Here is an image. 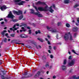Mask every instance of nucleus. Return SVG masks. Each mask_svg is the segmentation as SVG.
Returning <instances> with one entry per match:
<instances>
[{
	"instance_id": "1",
	"label": "nucleus",
	"mask_w": 79,
	"mask_h": 79,
	"mask_svg": "<svg viewBox=\"0 0 79 79\" xmlns=\"http://www.w3.org/2000/svg\"><path fill=\"white\" fill-rule=\"evenodd\" d=\"M34 8L36 10V11L38 12H35L34 10L32 9H30V11H31V13L32 14H34L35 15H37L38 17L42 18V15L41 14H40V12H39L38 10L39 11H47L48 10V6H47L45 8H44L43 7H40L37 8L36 6H34Z\"/></svg>"
},
{
	"instance_id": "2",
	"label": "nucleus",
	"mask_w": 79,
	"mask_h": 79,
	"mask_svg": "<svg viewBox=\"0 0 79 79\" xmlns=\"http://www.w3.org/2000/svg\"><path fill=\"white\" fill-rule=\"evenodd\" d=\"M64 37L65 40H67L68 39H69L70 40H73V37L72 35L70 34V32L65 33Z\"/></svg>"
},
{
	"instance_id": "3",
	"label": "nucleus",
	"mask_w": 79,
	"mask_h": 79,
	"mask_svg": "<svg viewBox=\"0 0 79 79\" xmlns=\"http://www.w3.org/2000/svg\"><path fill=\"white\" fill-rule=\"evenodd\" d=\"M47 28L48 31H51L52 33H56V32H58V31H56V30L54 29L53 27H49L47 26Z\"/></svg>"
},
{
	"instance_id": "4",
	"label": "nucleus",
	"mask_w": 79,
	"mask_h": 79,
	"mask_svg": "<svg viewBox=\"0 0 79 79\" xmlns=\"http://www.w3.org/2000/svg\"><path fill=\"white\" fill-rule=\"evenodd\" d=\"M75 63V60L74 59H73L70 60H69L68 63V65L70 66H73L74 64Z\"/></svg>"
},
{
	"instance_id": "5",
	"label": "nucleus",
	"mask_w": 79,
	"mask_h": 79,
	"mask_svg": "<svg viewBox=\"0 0 79 79\" xmlns=\"http://www.w3.org/2000/svg\"><path fill=\"white\" fill-rule=\"evenodd\" d=\"M13 12L14 14H16L17 15H22L23 14V11L21 10H19L18 12L14 11Z\"/></svg>"
},
{
	"instance_id": "6",
	"label": "nucleus",
	"mask_w": 79,
	"mask_h": 79,
	"mask_svg": "<svg viewBox=\"0 0 79 79\" xmlns=\"http://www.w3.org/2000/svg\"><path fill=\"white\" fill-rule=\"evenodd\" d=\"M53 7L55 9V5H52V6H51L49 8V11L51 12V13H53V11H54V10H53V9H52V8Z\"/></svg>"
},
{
	"instance_id": "7",
	"label": "nucleus",
	"mask_w": 79,
	"mask_h": 79,
	"mask_svg": "<svg viewBox=\"0 0 79 79\" xmlns=\"http://www.w3.org/2000/svg\"><path fill=\"white\" fill-rule=\"evenodd\" d=\"M8 18H14V15H13L11 11H10L9 14L8 15Z\"/></svg>"
},
{
	"instance_id": "8",
	"label": "nucleus",
	"mask_w": 79,
	"mask_h": 79,
	"mask_svg": "<svg viewBox=\"0 0 79 79\" xmlns=\"http://www.w3.org/2000/svg\"><path fill=\"white\" fill-rule=\"evenodd\" d=\"M40 71H38L35 75L34 77L35 78H37V77H38L40 76Z\"/></svg>"
},
{
	"instance_id": "9",
	"label": "nucleus",
	"mask_w": 79,
	"mask_h": 79,
	"mask_svg": "<svg viewBox=\"0 0 79 79\" xmlns=\"http://www.w3.org/2000/svg\"><path fill=\"white\" fill-rule=\"evenodd\" d=\"M36 5H46V4L44 2H42L40 1L36 3Z\"/></svg>"
},
{
	"instance_id": "10",
	"label": "nucleus",
	"mask_w": 79,
	"mask_h": 79,
	"mask_svg": "<svg viewBox=\"0 0 79 79\" xmlns=\"http://www.w3.org/2000/svg\"><path fill=\"white\" fill-rule=\"evenodd\" d=\"M42 60H43V61L44 63L45 62V61L47 60V57L45 56H44L42 57Z\"/></svg>"
},
{
	"instance_id": "11",
	"label": "nucleus",
	"mask_w": 79,
	"mask_h": 79,
	"mask_svg": "<svg viewBox=\"0 0 79 79\" xmlns=\"http://www.w3.org/2000/svg\"><path fill=\"white\" fill-rule=\"evenodd\" d=\"M61 68L63 71H65V70H66V66L62 65L61 66Z\"/></svg>"
},
{
	"instance_id": "12",
	"label": "nucleus",
	"mask_w": 79,
	"mask_h": 79,
	"mask_svg": "<svg viewBox=\"0 0 79 79\" xmlns=\"http://www.w3.org/2000/svg\"><path fill=\"white\" fill-rule=\"evenodd\" d=\"M26 3V2L25 1H21V2H19L18 3H17V5H24Z\"/></svg>"
},
{
	"instance_id": "13",
	"label": "nucleus",
	"mask_w": 79,
	"mask_h": 79,
	"mask_svg": "<svg viewBox=\"0 0 79 79\" xmlns=\"http://www.w3.org/2000/svg\"><path fill=\"white\" fill-rule=\"evenodd\" d=\"M0 9L1 11H4L5 10H6V7L5 6H3L1 7Z\"/></svg>"
},
{
	"instance_id": "14",
	"label": "nucleus",
	"mask_w": 79,
	"mask_h": 79,
	"mask_svg": "<svg viewBox=\"0 0 79 79\" xmlns=\"http://www.w3.org/2000/svg\"><path fill=\"white\" fill-rule=\"evenodd\" d=\"M78 29V28H77V27H74L73 28V32H76V31H77Z\"/></svg>"
},
{
	"instance_id": "15",
	"label": "nucleus",
	"mask_w": 79,
	"mask_h": 79,
	"mask_svg": "<svg viewBox=\"0 0 79 79\" xmlns=\"http://www.w3.org/2000/svg\"><path fill=\"white\" fill-rule=\"evenodd\" d=\"M19 29V27H17V28H15L14 29H13V28H10V29L11 31H13L14 32H15V31H16V30H17V29Z\"/></svg>"
},
{
	"instance_id": "16",
	"label": "nucleus",
	"mask_w": 79,
	"mask_h": 79,
	"mask_svg": "<svg viewBox=\"0 0 79 79\" xmlns=\"http://www.w3.org/2000/svg\"><path fill=\"white\" fill-rule=\"evenodd\" d=\"M45 67L46 68H49L50 65H49V62H46V64L45 65Z\"/></svg>"
},
{
	"instance_id": "17",
	"label": "nucleus",
	"mask_w": 79,
	"mask_h": 79,
	"mask_svg": "<svg viewBox=\"0 0 79 79\" xmlns=\"http://www.w3.org/2000/svg\"><path fill=\"white\" fill-rule=\"evenodd\" d=\"M64 3L67 4L69 3V0H64Z\"/></svg>"
},
{
	"instance_id": "18",
	"label": "nucleus",
	"mask_w": 79,
	"mask_h": 79,
	"mask_svg": "<svg viewBox=\"0 0 79 79\" xmlns=\"http://www.w3.org/2000/svg\"><path fill=\"white\" fill-rule=\"evenodd\" d=\"M76 26H79V18L77 19V22L76 23Z\"/></svg>"
},
{
	"instance_id": "19",
	"label": "nucleus",
	"mask_w": 79,
	"mask_h": 79,
	"mask_svg": "<svg viewBox=\"0 0 79 79\" xmlns=\"http://www.w3.org/2000/svg\"><path fill=\"white\" fill-rule=\"evenodd\" d=\"M37 40H40V42H44V40H43L42 38H38Z\"/></svg>"
},
{
	"instance_id": "20",
	"label": "nucleus",
	"mask_w": 79,
	"mask_h": 79,
	"mask_svg": "<svg viewBox=\"0 0 79 79\" xmlns=\"http://www.w3.org/2000/svg\"><path fill=\"white\" fill-rule=\"evenodd\" d=\"M19 26V24H15L13 27V29H14L16 27V26Z\"/></svg>"
},
{
	"instance_id": "21",
	"label": "nucleus",
	"mask_w": 79,
	"mask_h": 79,
	"mask_svg": "<svg viewBox=\"0 0 79 79\" xmlns=\"http://www.w3.org/2000/svg\"><path fill=\"white\" fill-rule=\"evenodd\" d=\"M21 0H14V1L15 3H16L17 2H19Z\"/></svg>"
},
{
	"instance_id": "22",
	"label": "nucleus",
	"mask_w": 79,
	"mask_h": 79,
	"mask_svg": "<svg viewBox=\"0 0 79 79\" xmlns=\"http://www.w3.org/2000/svg\"><path fill=\"white\" fill-rule=\"evenodd\" d=\"M45 39L46 40V41H47L48 45H50V44H51L50 43V41H49L47 39L45 38Z\"/></svg>"
},
{
	"instance_id": "23",
	"label": "nucleus",
	"mask_w": 79,
	"mask_h": 79,
	"mask_svg": "<svg viewBox=\"0 0 79 79\" xmlns=\"http://www.w3.org/2000/svg\"><path fill=\"white\" fill-rule=\"evenodd\" d=\"M24 17V16H23V15H22L20 16L19 17V19L20 20H21V19H22L23 17Z\"/></svg>"
},
{
	"instance_id": "24",
	"label": "nucleus",
	"mask_w": 79,
	"mask_h": 79,
	"mask_svg": "<svg viewBox=\"0 0 79 79\" xmlns=\"http://www.w3.org/2000/svg\"><path fill=\"white\" fill-rule=\"evenodd\" d=\"M35 34H37L38 33L39 34H40V30H39L38 31H35Z\"/></svg>"
},
{
	"instance_id": "25",
	"label": "nucleus",
	"mask_w": 79,
	"mask_h": 79,
	"mask_svg": "<svg viewBox=\"0 0 79 79\" xmlns=\"http://www.w3.org/2000/svg\"><path fill=\"white\" fill-rule=\"evenodd\" d=\"M66 26L67 27H70V25H69V23L66 24Z\"/></svg>"
},
{
	"instance_id": "26",
	"label": "nucleus",
	"mask_w": 79,
	"mask_h": 79,
	"mask_svg": "<svg viewBox=\"0 0 79 79\" xmlns=\"http://www.w3.org/2000/svg\"><path fill=\"white\" fill-rule=\"evenodd\" d=\"M67 61V60H66V59H65L64 60V64H66V63Z\"/></svg>"
},
{
	"instance_id": "27",
	"label": "nucleus",
	"mask_w": 79,
	"mask_h": 79,
	"mask_svg": "<svg viewBox=\"0 0 79 79\" xmlns=\"http://www.w3.org/2000/svg\"><path fill=\"white\" fill-rule=\"evenodd\" d=\"M21 37V38H24V34H22V35H20Z\"/></svg>"
},
{
	"instance_id": "28",
	"label": "nucleus",
	"mask_w": 79,
	"mask_h": 79,
	"mask_svg": "<svg viewBox=\"0 0 79 79\" xmlns=\"http://www.w3.org/2000/svg\"><path fill=\"white\" fill-rule=\"evenodd\" d=\"M15 34H12L10 35V36L12 37H15Z\"/></svg>"
},
{
	"instance_id": "29",
	"label": "nucleus",
	"mask_w": 79,
	"mask_h": 79,
	"mask_svg": "<svg viewBox=\"0 0 79 79\" xmlns=\"http://www.w3.org/2000/svg\"><path fill=\"white\" fill-rule=\"evenodd\" d=\"M72 52L73 53H75V54H76V55H77V53H76V52H75V51L74 50H72Z\"/></svg>"
},
{
	"instance_id": "30",
	"label": "nucleus",
	"mask_w": 79,
	"mask_h": 79,
	"mask_svg": "<svg viewBox=\"0 0 79 79\" xmlns=\"http://www.w3.org/2000/svg\"><path fill=\"white\" fill-rule=\"evenodd\" d=\"M1 72H2V73H3V74H5L6 73V71H1Z\"/></svg>"
},
{
	"instance_id": "31",
	"label": "nucleus",
	"mask_w": 79,
	"mask_h": 79,
	"mask_svg": "<svg viewBox=\"0 0 79 79\" xmlns=\"http://www.w3.org/2000/svg\"><path fill=\"white\" fill-rule=\"evenodd\" d=\"M22 29H23V32H25V31H26V30L24 29V27H22Z\"/></svg>"
},
{
	"instance_id": "32",
	"label": "nucleus",
	"mask_w": 79,
	"mask_h": 79,
	"mask_svg": "<svg viewBox=\"0 0 79 79\" xmlns=\"http://www.w3.org/2000/svg\"><path fill=\"white\" fill-rule=\"evenodd\" d=\"M23 26H24L25 27H26L27 26V25L26 24H23V25H20V27H22Z\"/></svg>"
},
{
	"instance_id": "33",
	"label": "nucleus",
	"mask_w": 79,
	"mask_h": 79,
	"mask_svg": "<svg viewBox=\"0 0 79 79\" xmlns=\"http://www.w3.org/2000/svg\"><path fill=\"white\" fill-rule=\"evenodd\" d=\"M4 42H7V39L6 38H5L4 39Z\"/></svg>"
},
{
	"instance_id": "34",
	"label": "nucleus",
	"mask_w": 79,
	"mask_h": 79,
	"mask_svg": "<svg viewBox=\"0 0 79 79\" xmlns=\"http://www.w3.org/2000/svg\"><path fill=\"white\" fill-rule=\"evenodd\" d=\"M11 21H13L14 23H15V22H17V21H18V20L17 19H15V20H12Z\"/></svg>"
},
{
	"instance_id": "35",
	"label": "nucleus",
	"mask_w": 79,
	"mask_h": 79,
	"mask_svg": "<svg viewBox=\"0 0 79 79\" xmlns=\"http://www.w3.org/2000/svg\"><path fill=\"white\" fill-rule=\"evenodd\" d=\"M1 78H2V79H5V77H4V76H3V75H2L1 76Z\"/></svg>"
},
{
	"instance_id": "36",
	"label": "nucleus",
	"mask_w": 79,
	"mask_h": 79,
	"mask_svg": "<svg viewBox=\"0 0 79 79\" xmlns=\"http://www.w3.org/2000/svg\"><path fill=\"white\" fill-rule=\"evenodd\" d=\"M54 57V56H53V55H50V58H52H52H53Z\"/></svg>"
},
{
	"instance_id": "37",
	"label": "nucleus",
	"mask_w": 79,
	"mask_h": 79,
	"mask_svg": "<svg viewBox=\"0 0 79 79\" xmlns=\"http://www.w3.org/2000/svg\"><path fill=\"white\" fill-rule=\"evenodd\" d=\"M79 5L78 4H76L74 6V8H76L77 6H78Z\"/></svg>"
},
{
	"instance_id": "38",
	"label": "nucleus",
	"mask_w": 79,
	"mask_h": 79,
	"mask_svg": "<svg viewBox=\"0 0 79 79\" xmlns=\"http://www.w3.org/2000/svg\"><path fill=\"white\" fill-rule=\"evenodd\" d=\"M69 60H71V59H72V56H69Z\"/></svg>"
},
{
	"instance_id": "39",
	"label": "nucleus",
	"mask_w": 79,
	"mask_h": 79,
	"mask_svg": "<svg viewBox=\"0 0 79 79\" xmlns=\"http://www.w3.org/2000/svg\"><path fill=\"white\" fill-rule=\"evenodd\" d=\"M4 31H3V32H2V33H1V34H2V36H3V37H4V34H5V33H4Z\"/></svg>"
},
{
	"instance_id": "40",
	"label": "nucleus",
	"mask_w": 79,
	"mask_h": 79,
	"mask_svg": "<svg viewBox=\"0 0 79 79\" xmlns=\"http://www.w3.org/2000/svg\"><path fill=\"white\" fill-rule=\"evenodd\" d=\"M28 31H29V34H31V30H28Z\"/></svg>"
},
{
	"instance_id": "41",
	"label": "nucleus",
	"mask_w": 79,
	"mask_h": 79,
	"mask_svg": "<svg viewBox=\"0 0 79 79\" xmlns=\"http://www.w3.org/2000/svg\"><path fill=\"white\" fill-rule=\"evenodd\" d=\"M61 24V23L60 22L58 23L57 24L58 26H60Z\"/></svg>"
},
{
	"instance_id": "42",
	"label": "nucleus",
	"mask_w": 79,
	"mask_h": 79,
	"mask_svg": "<svg viewBox=\"0 0 79 79\" xmlns=\"http://www.w3.org/2000/svg\"><path fill=\"white\" fill-rule=\"evenodd\" d=\"M27 37V35L25 34H24V38H26Z\"/></svg>"
},
{
	"instance_id": "43",
	"label": "nucleus",
	"mask_w": 79,
	"mask_h": 79,
	"mask_svg": "<svg viewBox=\"0 0 79 79\" xmlns=\"http://www.w3.org/2000/svg\"><path fill=\"white\" fill-rule=\"evenodd\" d=\"M49 48L50 50H52V47H51V46H49Z\"/></svg>"
},
{
	"instance_id": "44",
	"label": "nucleus",
	"mask_w": 79,
	"mask_h": 79,
	"mask_svg": "<svg viewBox=\"0 0 79 79\" xmlns=\"http://www.w3.org/2000/svg\"><path fill=\"white\" fill-rule=\"evenodd\" d=\"M76 35H77V34L76 33H74V37H76Z\"/></svg>"
},
{
	"instance_id": "45",
	"label": "nucleus",
	"mask_w": 79,
	"mask_h": 79,
	"mask_svg": "<svg viewBox=\"0 0 79 79\" xmlns=\"http://www.w3.org/2000/svg\"><path fill=\"white\" fill-rule=\"evenodd\" d=\"M56 77L55 76H53V79H55L56 78Z\"/></svg>"
},
{
	"instance_id": "46",
	"label": "nucleus",
	"mask_w": 79,
	"mask_h": 79,
	"mask_svg": "<svg viewBox=\"0 0 79 79\" xmlns=\"http://www.w3.org/2000/svg\"><path fill=\"white\" fill-rule=\"evenodd\" d=\"M27 29H31V27H27Z\"/></svg>"
},
{
	"instance_id": "47",
	"label": "nucleus",
	"mask_w": 79,
	"mask_h": 79,
	"mask_svg": "<svg viewBox=\"0 0 79 79\" xmlns=\"http://www.w3.org/2000/svg\"><path fill=\"white\" fill-rule=\"evenodd\" d=\"M24 75H27V72H26L25 73V74H24Z\"/></svg>"
},
{
	"instance_id": "48",
	"label": "nucleus",
	"mask_w": 79,
	"mask_h": 79,
	"mask_svg": "<svg viewBox=\"0 0 79 79\" xmlns=\"http://www.w3.org/2000/svg\"><path fill=\"white\" fill-rule=\"evenodd\" d=\"M56 47H53V49H54V50H56Z\"/></svg>"
},
{
	"instance_id": "49",
	"label": "nucleus",
	"mask_w": 79,
	"mask_h": 79,
	"mask_svg": "<svg viewBox=\"0 0 79 79\" xmlns=\"http://www.w3.org/2000/svg\"><path fill=\"white\" fill-rule=\"evenodd\" d=\"M26 12H27V10H25L24 12V14H26Z\"/></svg>"
},
{
	"instance_id": "50",
	"label": "nucleus",
	"mask_w": 79,
	"mask_h": 79,
	"mask_svg": "<svg viewBox=\"0 0 79 79\" xmlns=\"http://www.w3.org/2000/svg\"><path fill=\"white\" fill-rule=\"evenodd\" d=\"M48 37L49 38V39H50V36L49 35H48Z\"/></svg>"
},
{
	"instance_id": "51",
	"label": "nucleus",
	"mask_w": 79,
	"mask_h": 79,
	"mask_svg": "<svg viewBox=\"0 0 79 79\" xmlns=\"http://www.w3.org/2000/svg\"><path fill=\"white\" fill-rule=\"evenodd\" d=\"M48 52H49V53H51V51L50 50H48Z\"/></svg>"
},
{
	"instance_id": "52",
	"label": "nucleus",
	"mask_w": 79,
	"mask_h": 79,
	"mask_svg": "<svg viewBox=\"0 0 79 79\" xmlns=\"http://www.w3.org/2000/svg\"><path fill=\"white\" fill-rule=\"evenodd\" d=\"M16 44H21V43H16Z\"/></svg>"
},
{
	"instance_id": "53",
	"label": "nucleus",
	"mask_w": 79,
	"mask_h": 79,
	"mask_svg": "<svg viewBox=\"0 0 79 79\" xmlns=\"http://www.w3.org/2000/svg\"><path fill=\"white\" fill-rule=\"evenodd\" d=\"M52 66H51L49 67V69H52Z\"/></svg>"
},
{
	"instance_id": "54",
	"label": "nucleus",
	"mask_w": 79,
	"mask_h": 79,
	"mask_svg": "<svg viewBox=\"0 0 79 79\" xmlns=\"http://www.w3.org/2000/svg\"><path fill=\"white\" fill-rule=\"evenodd\" d=\"M4 24V22H2L1 23V24Z\"/></svg>"
},
{
	"instance_id": "55",
	"label": "nucleus",
	"mask_w": 79,
	"mask_h": 79,
	"mask_svg": "<svg viewBox=\"0 0 79 79\" xmlns=\"http://www.w3.org/2000/svg\"><path fill=\"white\" fill-rule=\"evenodd\" d=\"M28 47L29 48H31V47L30 46H28Z\"/></svg>"
},
{
	"instance_id": "56",
	"label": "nucleus",
	"mask_w": 79,
	"mask_h": 79,
	"mask_svg": "<svg viewBox=\"0 0 79 79\" xmlns=\"http://www.w3.org/2000/svg\"><path fill=\"white\" fill-rule=\"evenodd\" d=\"M10 40H11L10 39H8V42H10Z\"/></svg>"
},
{
	"instance_id": "57",
	"label": "nucleus",
	"mask_w": 79,
	"mask_h": 79,
	"mask_svg": "<svg viewBox=\"0 0 79 79\" xmlns=\"http://www.w3.org/2000/svg\"><path fill=\"white\" fill-rule=\"evenodd\" d=\"M3 32H6L7 31H6V30H4Z\"/></svg>"
},
{
	"instance_id": "58",
	"label": "nucleus",
	"mask_w": 79,
	"mask_h": 79,
	"mask_svg": "<svg viewBox=\"0 0 79 79\" xmlns=\"http://www.w3.org/2000/svg\"><path fill=\"white\" fill-rule=\"evenodd\" d=\"M7 35H8V33H6V36H7Z\"/></svg>"
},
{
	"instance_id": "59",
	"label": "nucleus",
	"mask_w": 79,
	"mask_h": 79,
	"mask_svg": "<svg viewBox=\"0 0 79 79\" xmlns=\"http://www.w3.org/2000/svg\"><path fill=\"white\" fill-rule=\"evenodd\" d=\"M23 30H20V32H23Z\"/></svg>"
},
{
	"instance_id": "60",
	"label": "nucleus",
	"mask_w": 79,
	"mask_h": 79,
	"mask_svg": "<svg viewBox=\"0 0 79 79\" xmlns=\"http://www.w3.org/2000/svg\"><path fill=\"white\" fill-rule=\"evenodd\" d=\"M4 21H5L6 22H7V20L6 19H5Z\"/></svg>"
},
{
	"instance_id": "61",
	"label": "nucleus",
	"mask_w": 79,
	"mask_h": 79,
	"mask_svg": "<svg viewBox=\"0 0 79 79\" xmlns=\"http://www.w3.org/2000/svg\"><path fill=\"white\" fill-rule=\"evenodd\" d=\"M2 64V62L0 60V64Z\"/></svg>"
},
{
	"instance_id": "62",
	"label": "nucleus",
	"mask_w": 79,
	"mask_h": 79,
	"mask_svg": "<svg viewBox=\"0 0 79 79\" xmlns=\"http://www.w3.org/2000/svg\"><path fill=\"white\" fill-rule=\"evenodd\" d=\"M39 48H41V46H39Z\"/></svg>"
},
{
	"instance_id": "63",
	"label": "nucleus",
	"mask_w": 79,
	"mask_h": 79,
	"mask_svg": "<svg viewBox=\"0 0 79 79\" xmlns=\"http://www.w3.org/2000/svg\"><path fill=\"white\" fill-rule=\"evenodd\" d=\"M48 73H49V72L47 71V74H48Z\"/></svg>"
},
{
	"instance_id": "64",
	"label": "nucleus",
	"mask_w": 79,
	"mask_h": 79,
	"mask_svg": "<svg viewBox=\"0 0 79 79\" xmlns=\"http://www.w3.org/2000/svg\"><path fill=\"white\" fill-rule=\"evenodd\" d=\"M69 55H70L71 54V52H69Z\"/></svg>"
}]
</instances>
